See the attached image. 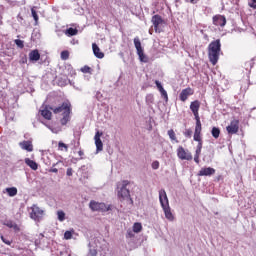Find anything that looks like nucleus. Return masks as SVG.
<instances>
[{"label": "nucleus", "instance_id": "f257e3e1", "mask_svg": "<svg viewBox=\"0 0 256 256\" xmlns=\"http://www.w3.org/2000/svg\"><path fill=\"white\" fill-rule=\"evenodd\" d=\"M221 53V40L212 41L208 46V59L212 65H217Z\"/></svg>", "mask_w": 256, "mask_h": 256}, {"label": "nucleus", "instance_id": "f03ea898", "mask_svg": "<svg viewBox=\"0 0 256 256\" xmlns=\"http://www.w3.org/2000/svg\"><path fill=\"white\" fill-rule=\"evenodd\" d=\"M127 185H129L128 180L122 181L121 185H118V197L124 201V199H130L131 193L129 192V189L127 188Z\"/></svg>", "mask_w": 256, "mask_h": 256}, {"label": "nucleus", "instance_id": "7ed1b4c3", "mask_svg": "<svg viewBox=\"0 0 256 256\" xmlns=\"http://www.w3.org/2000/svg\"><path fill=\"white\" fill-rule=\"evenodd\" d=\"M90 209L93 211H101L102 213H107V211H111V205H107L103 202L90 201L89 204Z\"/></svg>", "mask_w": 256, "mask_h": 256}, {"label": "nucleus", "instance_id": "20e7f679", "mask_svg": "<svg viewBox=\"0 0 256 256\" xmlns=\"http://www.w3.org/2000/svg\"><path fill=\"white\" fill-rule=\"evenodd\" d=\"M134 46L140 61L142 63H147L148 59L145 53L143 52V47L141 46V40H139V37L134 38Z\"/></svg>", "mask_w": 256, "mask_h": 256}, {"label": "nucleus", "instance_id": "39448f33", "mask_svg": "<svg viewBox=\"0 0 256 256\" xmlns=\"http://www.w3.org/2000/svg\"><path fill=\"white\" fill-rule=\"evenodd\" d=\"M31 213H30V217L34 220V221H41V219H43V215L45 214V211H43V209L39 208V206L37 205H33L31 207Z\"/></svg>", "mask_w": 256, "mask_h": 256}, {"label": "nucleus", "instance_id": "423d86ee", "mask_svg": "<svg viewBox=\"0 0 256 256\" xmlns=\"http://www.w3.org/2000/svg\"><path fill=\"white\" fill-rule=\"evenodd\" d=\"M151 22L154 26L155 32L161 33V27H163V25L165 24V20H163V18L159 14H156L152 16Z\"/></svg>", "mask_w": 256, "mask_h": 256}, {"label": "nucleus", "instance_id": "0eeeda50", "mask_svg": "<svg viewBox=\"0 0 256 256\" xmlns=\"http://www.w3.org/2000/svg\"><path fill=\"white\" fill-rule=\"evenodd\" d=\"M177 155L179 159H182V161H191L193 159V155H191V152L185 151V148L180 146L177 150Z\"/></svg>", "mask_w": 256, "mask_h": 256}, {"label": "nucleus", "instance_id": "6e6552de", "mask_svg": "<svg viewBox=\"0 0 256 256\" xmlns=\"http://www.w3.org/2000/svg\"><path fill=\"white\" fill-rule=\"evenodd\" d=\"M49 109L55 114L65 113V111H71V104L69 102H63L61 106L56 108L50 106Z\"/></svg>", "mask_w": 256, "mask_h": 256}, {"label": "nucleus", "instance_id": "1a4fd4ad", "mask_svg": "<svg viewBox=\"0 0 256 256\" xmlns=\"http://www.w3.org/2000/svg\"><path fill=\"white\" fill-rule=\"evenodd\" d=\"M226 131L229 135H235L239 133V120H232L230 125L226 127Z\"/></svg>", "mask_w": 256, "mask_h": 256}, {"label": "nucleus", "instance_id": "9d476101", "mask_svg": "<svg viewBox=\"0 0 256 256\" xmlns=\"http://www.w3.org/2000/svg\"><path fill=\"white\" fill-rule=\"evenodd\" d=\"M102 136H103V132H99V131H97L94 136L97 153L103 151V141H101Z\"/></svg>", "mask_w": 256, "mask_h": 256}, {"label": "nucleus", "instance_id": "9b49d317", "mask_svg": "<svg viewBox=\"0 0 256 256\" xmlns=\"http://www.w3.org/2000/svg\"><path fill=\"white\" fill-rule=\"evenodd\" d=\"M159 201L162 209L164 207H169V198H167V192H165V189H161L159 191Z\"/></svg>", "mask_w": 256, "mask_h": 256}, {"label": "nucleus", "instance_id": "f8f14e48", "mask_svg": "<svg viewBox=\"0 0 256 256\" xmlns=\"http://www.w3.org/2000/svg\"><path fill=\"white\" fill-rule=\"evenodd\" d=\"M213 24L216 27H225L227 25V19L223 15H216L213 17Z\"/></svg>", "mask_w": 256, "mask_h": 256}, {"label": "nucleus", "instance_id": "ddd939ff", "mask_svg": "<svg viewBox=\"0 0 256 256\" xmlns=\"http://www.w3.org/2000/svg\"><path fill=\"white\" fill-rule=\"evenodd\" d=\"M211 175H215V168H201L198 172V177H211Z\"/></svg>", "mask_w": 256, "mask_h": 256}, {"label": "nucleus", "instance_id": "4468645a", "mask_svg": "<svg viewBox=\"0 0 256 256\" xmlns=\"http://www.w3.org/2000/svg\"><path fill=\"white\" fill-rule=\"evenodd\" d=\"M189 95H193V90L191 88L183 89L179 95L180 101L185 102L187 99H189Z\"/></svg>", "mask_w": 256, "mask_h": 256}, {"label": "nucleus", "instance_id": "2eb2a0df", "mask_svg": "<svg viewBox=\"0 0 256 256\" xmlns=\"http://www.w3.org/2000/svg\"><path fill=\"white\" fill-rule=\"evenodd\" d=\"M200 107H201V103L199 101L195 100L194 102H191L190 109H191L194 116L199 115V108Z\"/></svg>", "mask_w": 256, "mask_h": 256}, {"label": "nucleus", "instance_id": "dca6fc26", "mask_svg": "<svg viewBox=\"0 0 256 256\" xmlns=\"http://www.w3.org/2000/svg\"><path fill=\"white\" fill-rule=\"evenodd\" d=\"M164 211V215L168 221H175V216L173 215V212H171V207L170 206H165L162 208Z\"/></svg>", "mask_w": 256, "mask_h": 256}, {"label": "nucleus", "instance_id": "f3484780", "mask_svg": "<svg viewBox=\"0 0 256 256\" xmlns=\"http://www.w3.org/2000/svg\"><path fill=\"white\" fill-rule=\"evenodd\" d=\"M92 49H93V53H94L95 57H97V59H103V57H105V54L103 52H101V49L95 43L92 44Z\"/></svg>", "mask_w": 256, "mask_h": 256}, {"label": "nucleus", "instance_id": "a211bd4d", "mask_svg": "<svg viewBox=\"0 0 256 256\" xmlns=\"http://www.w3.org/2000/svg\"><path fill=\"white\" fill-rule=\"evenodd\" d=\"M19 145L21 149H24V151H28V152L33 151V144L31 143V141H23V142H20Z\"/></svg>", "mask_w": 256, "mask_h": 256}, {"label": "nucleus", "instance_id": "6ab92c4d", "mask_svg": "<svg viewBox=\"0 0 256 256\" xmlns=\"http://www.w3.org/2000/svg\"><path fill=\"white\" fill-rule=\"evenodd\" d=\"M69 115H71V110L63 112V118L60 120L61 125H67V123H69V121L71 120V117Z\"/></svg>", "mask_w": 256, "mask_h": 256}, {"label": "nucleus", "instance_id": "aec40b11", "mask_svg": "<svg viewBox=\"0 0 256 256\" xmlns=\"http://www.w3.org/2000/svg\"><path fill=\"white\" fill-rule=\"evenodd\" d=\"M25 163L26 165H28V167H30V169H32V171H37V169H39V165L37 164V162L29 159V158H25Z\"/></svg>", "mask_w": 256, "mask_h": 256}, {"label": "nucleus", "instance_id": "412c9836", "mask_svg": "<svg viewBox=\"0 0 256 256\" xmlns=\"http://www.w3.org/2000/svg\"><path fill=\"white\" fill-rule=\"evenodd\" d=\"M30 61H39L41 59V54H39V50H32L29 53Z\"/></svg>", "mask_w": 256, "mask_h": 256}, {"label": "nucleus", "instance_id": "4be33fe9", "mask_svg": "<svg viewBox=\"0 0 256 256\" xmlns=\"http://www.w3.org/2000/svg\"><path fill=\"white\" fill-rule=\"evenodd\" d=\"M55 167H63V161H58L52 165V168L49 170L50 173H59V170Z\"/></svg>", "mask_w": 256, "mask_h": 256}, {"label": "nucleus", "instance_id": "5701e85b", "mask_svg": "<svg viewBox=\"0 0 256 256\" xmlns=\"http://www.w3.org/2000/svg\"><path fill=\"white\" fill-rule=\"evenodd\" d=\"M79 33V30H77L76 28H68L65 31V35H67L68 37H74V35H77Z\"/></svg>", "mask_w": 256, "mask_h": 256}, {"label": "nucleus", "instance_id": "b1692460", "mask_svg": "<svg viewBox=\"0 0 256 256\" xmlns=\"http://www.w3.org/2000/svg\"><path fill=\"white\" fill-rule=\"evenodd\" d=\"M145 101H146V104L148 105V107H151V105H153V103H155V98L153 97V94H147Z\"/></svg>", "mask_w": 256, "mask_h": 256}, {"label": "nucleus", "instance_id": "393cba45", "mask_svg": "<svg viewBox=\"0 0 256 256\" xmlns=\"http://www.w3.org/2000/svg\"><path fill=\"white\" fill-rule=\"evenodd\" d=\"M211 135L214 137V139H219V136L221 135V130L217 127H213L211 130Z\"/></svg>", "mask_w": 256, "mask_h": 256}, {"label": "nucleus", "instance_id": "a878e982", "mask_svg": "<svg viewBox=\"0 0 256 256\" xmlns=\"http://www.w3.org/2000/svg\"><path fill=\"white\" fill-rule=\"evenodd\" d=\"M41 115H42V117H44V119L51 121L52 114H51V111H49L48 109L42 110Z\"/></svg>", "mask_w": 256, "mask_h": 256}, {"label": "nucleus", "instance_id": "bb28decb", "mask_svg": "<svg viewBox=\"0 0 256 256\" xmlns=\"http://www.w3.org/2000/svg\"><path fill=\"white\" fill-rule=\"evenodd\" d=\"M6 193H8L9 197H15L17 195V189L15 187L6 188Z\"/></svg>", "mask_w": 256, "mask_h": 256}, {"label": "nucleus", "instance_id": "cd10ccee", "mask_svg": "<svg viewBox=\"0 0 256 256\" xmlns=\"http://www.w3.org/2000/svg\"><path fill=\"white\" fill-rule=\"evenodd\" d=\"M141 229H143V226L141 225V223L136 222L133 225V232L134 233H141Z\"/></svg>", "mask_w": 256, "mask_h": 256}, {"label": "nucleus", "instance_id": "c85d7f7f", "mask_svg": "<svg viewBox=\"0 0 256 256\" xmlns=\"http://www.w3.org/2000/svg\"><path fill=\"white\" fill-rule=\"evenodd\" d=\"M57 217H58V221L63 223V221H65V212L63 210H58Z\"/></svg>", "mask_w": 256, "mask_h": 256}, {"label": "nucleus", "instance_id": "c756f323", "mask_svg": "<svg viewBox=\"0 0 256 256\" xmlns=\"http://www.w3.org/2000/svg\"><path fill=\"white\" fill-rule=\"evenodd\" d=\"M74 233H75L74 230L66 231V232L64 233V239H66L67 241H68L69 239H73V234H74Z\"/></svg>", "mask_w": 256, "mask_h": 256}, {"label": "nucleus", "instance_id": "7c9ffc66", "mask_svg": "<svg viewBox=\"0 0 256 256\" xmlns=\"http://www.w3.org/2000/svg\"><path fill=\"white\" fill-rule=\"evenodd\" d=\"M31 14L35 21V24L37 25V23H39V16L37 15V11H35L34 8L31 9Z\"/></svg>", "mask_w": 256, "mask_h": 256}, {"label": "nucleus", "instance_id": "2f4dec72", "mask_svg": "<svg viewBox=\"0 0 256 256\" xmlns=\"http://www.w3.org/2000/svg\"><path fill=\"white\" fill-rule=\"evenodd\" d=\"M14 43L17 45V47H19V49H23V47H25V42L23 40L16 39L14 40Z\"/></svg>", "mask_w": 256, "mask_h": 256}, {"label": "nucleus", "instance_id": "473e14b6", "mask_svg": "<svg viewBox=\"0 0 256 256\" xmlns=\"http://www.w3.org/2000/svg\"><path fill=\"white\" fill-rule=\"evenodd\" d=\"M168 136L172 141H177V136L175 135V131H173V129L168 130Z\"/></svg>", "mask_w": 256, "mask_h": 256}, {"label": "nucleus", "instance_id": "72a5a7b5", "mask_svg": "<svg viewBox=\"0 0 256 256\" xmlns=\"http://www.w3.org/2000/svg\"><path fill=\"white\" fill-rule=\"evenodd\" d=\"M61 59L63 61H67V59H69V51H67V50L62 51L61 52Z\"/></svg>", "mask_w": 256, "mask_h": 256}, {"label": "nucleus", "instance_id": "f704fd0d", "mask_svg": "<svg viewBox=\"0 0 256 256\" xmlns=\"http://www.w3.org/2000/svg\"><path fill=\"white\" fill-rule=\"evenodd\" d=\"M193 135V130L192 129H186L184 132V136L187 137L188 139H191Z\"/></svg>", "mask_w": 256, "mask_h": 256}, {"label": "nucleus", "instance_id": "c9c22d12", "mask_svg": "<svg viewBox=\"0 0 256 256\" xmlns=\"http://www.w3.org/2000/svg\"><path fill=\"white\" fill-rule=\"evenodd\" d=\"M58 147H59V149H61V151H63V149H65V151H69V147L67 146V144H65L63 142H59Z\"/></svg>", "mask_w": 256, "mask_h": 256}, {"label": "nucleus", "instance_id": "e433bc0d", "mask_svg": "<svg viewBox=\"0 0 256 256\" xmlns=\"http://www.w3.org/2000/svg\"><path fill=\"white\" fill-rule=\"evenodd\" d=\"M155 85L160 92L165 91V88H163V85L159 82V80L155 81Z\"/></svg>", "mask_w": 256, "mask_h": 256}, {"label": "nucleus", "instance_id": "4c0bfd02", "mask_svg": "<svg viewBox=\"0 0 256 256\" xmlns=\"http://www.w3.org/2000/svg\"><path fill=\"white\" fill-rule=\"evenodd\" d=\"M160 93L165 101H169V96L167 95L166 90H162Z\"/></svg>", "mask_w": 256, "mask_h": 256}, {"label": "nucleus", "instance_id": "58836bf2", "mask_svg": "<svg viewBox=\"0 0 256 256\" xmlns=\"http://www.w3.org/2000/svg\"><path fill=\"white\" fill-rule=\"evenodd\" d=\"M82 73H91V67L84 66L81 68Z\"/></svg>", "mask_w": 256, "mask_h": 256}, {"label": "nucleus", "instance_id": "ea45409f", "mask_svg": "<svg viewBox=\"0 0 256 256\" xmlns=\"http://www.w3.org/2000/svg\"><path fill=\"white\" fill-rule=\"evenodd\" d=\"M194 117H195V121H196L195 127H201V118L199 117V115H196Z\"/></svg>", "mask_w": 256, "mask_h": 256}, {"label": "nucleus", "instance_id": "a19ab883", "mask_svg": "<svg viewBox=\"0 0 256 256\" xmlns=\"http://www.w3.org/2000/svg\"><path fill=\"white\" fill-rule=\"evenodd\" d=\"M6 227H9V229H13V228L17 227V224H14L13 222L8 221L6 223Z\"/></svg>", "mask_w": 256, "mask_h": 256}, {"label": "nucleus", "instance_id": "79ce46f5", "mask_svg": "<svg viewBox=\"0 0 256 256\" xmlns=\"http://www.w3.org/2000/svg\"><path fill=\"white\" fill-rule=\"evenodd\" d=\"M194 141H197L198 143L203 142V141L201 140V134H194Z\"/></svg>", "mask_w": 256, "mask_h": 256}, {"label": "nucleus", "instance_id": "37998d69", "mask_svg": "<svg viewBox=\"0 0 256 256\" xmlns=\"http://www.w3.org/2000/svg\"><path fill=\"white\" fill-rule=\"evenodd\" d=\"M152 169H154V170H157V169H159V161H154V162H152Z\"/></svg>", "mask_w": 256, "mask_h": 256}, {"label": "nucleus", "instance_id": "c03bdc74", "mask_svg": "<svg viewBox=\"0 0 256 256\" xmlns=\"http://www.w3.org/2000/svg\"><path fill=\"white\" fill-rule=\"evenodd\" d=\"M126 237H128L129 239L135 237V232L131 231V230H128L127 234H126Z\"/></svg>", "mask_w": 256, "mask_h": 256}, {"label": "nucleus", "instance_id": "a18cd8bd", "mask_svg": "<svg viewBox=\"0 0 256 256\" xmlns=\"http://www.w3.org/2000/svg\"><path fill=\"white\" fill-rule=\"evenodd\" d=\"M1 240L3 241V243H5V245H11V241H9L7 238L1 236Z\"/></svg>", "mask_w": 256, "mask_h": 256}, {"label": "nucleus", "instance_id": "49530a36", "mask_svg": "<svg viewBox=\"0 0 256 256\" xmlns=\"http://www.w3.org/2000/svg\"><path fill=\"white\" fill-rule=\"evenodd\" d=\"M249 7H251L252 9H256V0H252L251 2H249Z\"/></svg>", "mask_w": 256, "mask_h": 256}, {"label": "nucleus", "instance_id": "de8ad7c7", "mask_svg": "<svg viewBox=\"0 0 256 256\" xmlns=\"http://www.w3.org/2000/svg\"><path fill=\"white\" fill-rule=\"evenodd\" d=\"M201 130H202V128H201V127H199V126H195V132H194V134L201 135Z\"/></svg>", "mask_w": 256, "mask_h": 256}, {"label": "nucleus", "instance_id": "09e8293b", "mask_svg": "<svg viewBox=\"0 0 256 256\" xmlns=\"http://www.w3.org/2000/svg\"><path fill=\"white\" fill-rule=\"evenodd\" d=\"M66 175L68 177H71L73 175V168H68L67 171H66Z\"/></svg>", "mask_w": 256, "mask_h": 256}, {"label": "nucleus", "instance_id": "8fccbe9b", "mask_svg": "<svg viewBox=\"0 0 256 256\" xmlns=\"http://www.w3.org/2000/svg\"><path fill=\"white\" fill-rule=\"evenodd\" d=\"M89 255H90V256H96V255H97V250H95V249H90Z\"/></svg>", "mask_w": 256, "mask_h": 256}, {"label": "nucleus", "instance_id": "3c124183", "mask_svg": "<svg viewBox=\"0 0 256 256\" xmlns=\"http://www.w3.org/2000/svg\"><path fill=\"white\" fill-rule=\"evenodd\" d=\"M196 149H203V142H198L197 148Z\"/></svg>", "mask_w": 256, "mask_h": 256}, {"label": "nucleus", "instance_id": "603ef678", "mask_svg": "<svg viewBox=\"0 0 256 256\" xmlns=\"http://www.w3.org/2000/svg\"><path fill=\"white\" fill-rule=\"evenodd\" d=\"M194 161L195 163H199V155L197 154L194 155Z\"/></svg>", "mask_w": 256, "mask_h": 256}, {"label": "nucleus", "instance_id": "864d4df0", "mask_svg": "<svg viewBox=\"0 0 256 256\" xmlns=\"http://www.w3.org/2000/svg\"><path fill=\"white\" fill-rule=\"evenodd\" d=\"M195 155H201V149L196 148Z\"/></svg>", "mask_w": 256, "mask_h": 256}, {"label": "nucleus", "instance_id": "5fc2aeb1", "mask_svg": "<svg viewBox=\"0 0 256 256\" xmlns=\"http://www.w3.org/2000/svg\"><path fill=\"white\" fill-rule=\"evenodd\" d=\"M79 155H80V157H81V155H83V151H79Z\"/></svg>", "mask_w": 256, "mask_h": 256}, {"label": "nucleus", "instance_id": "6e6d98bb", "mask_svg": "<svg viewBox=\"0 0 256 256\" xmlns=\"http://www.w3.org/2000/svg\"><path fill=\"white\" fill-rule=\"evenodd\" d=\"M190 3H195V0H190Z\"/></svg>", "mask_w": 256, "mask_h": 256}]
</instances>
